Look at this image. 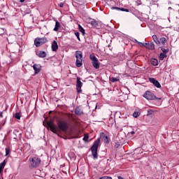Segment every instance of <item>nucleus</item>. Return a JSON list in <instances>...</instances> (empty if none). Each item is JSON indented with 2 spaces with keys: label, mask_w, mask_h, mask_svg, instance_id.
I'll return each mask as SVG.
<instances>
[{
  "label": "nucleus",
  "mask_w": 179,
  "mask_h": 179,
  "mask_svg": "<svg viewBox=\"0 0 179 179\" xmlns=\"http://www.w3.org/2000/svg\"><path fill=\"white\" fill-rule=\"evenodd\" d=\"M47 127L54 134H57V132H58V128L57 126H55L52 121H49L47 122Z\"/></svg>",
  "instance_id": "nucleus-6"
},
{
  "label": "nucleus",
  "mask_w": 179,
  "mask_h": 179,
  "mask_svg": "<svg viewBox=\"0 0 179 179\" xmlns=\"http://www.w3.org/2000/svg\"><path fill=\"white\" fill-rule=\"evenodd\" d=\"M169 9H171V7H169Z\"/></svg>",
  "instance_id": "nucleus-44"
},
{
  "label": "nucleus",
  "mask_w": 179,
  "mask_h": 179,
  "mask_svg": "<svg viewBox=\"0 0 179 179\" xmlns=\"http://www.w3.org/2000/svg\"><path fill=\"white\" fill-rule=\"evenodd\" d=\"M82 86H83V83L80 81V78H77L76 82V90L78 93H82Z\"/></svg>",
  "instance_id": "nucleus-9"
},
{
  "label": "nucleus",
  "mask_w": 179,
  "mask_h": 179,
  "mask_svg": "<svg viewBox=\"0 0 179 179\" xmlns=\"http://www.w3.org/2000/svg\"><path fill=\"white\" fill-rule=\"evenodd\" d=\"M151 64L154 66H157V65H159V61H157V59H152Z\"/></svg>",
  "instance_id": "nucleus-16"
},
{
  "label": "nucleus",
  "mask_w": 179,
  "mask_h": 179,
  "mask_svg": "<svg viewBox=\"0 0 179 179\" xmlns=\"http://www.w3.org/2000/svg\"><path fill=\"white\" fill-rule=\"evenodd\" d=\"M111 9L113 10L115 9L116 10H121V8L118 7H112Z\"/></svg>",
  "instance_id": "nucleus-33"
},
{
  "label": "nucleus",
  "mask_w": 179,
  "mask_h": 179,
  "mask_svg": "<svg viewBox=\"0 0 179 179\" xmlns=\"http://www.w3.org/2000/svg\"><path fill=\"white\" fill-rule=\"evenodd\" d=\"M30 165L29 168L30 169H37L41 164V159L37 157L30 158Z\"/></svg>",
  "instance_id": "nucleus-1"
},
{
  "label": "nucleus",
  "mask_w": 179,
  "mask_h": 179,
  "mask_svg": "<svg viewBox=\"0 0 179 179\" xmlns=\"http://www.w3.org/2000/svg\"><path fill=\"white\" fill-rule=\"evenodd\" d=\"M47 42V39L45 38H36L34 40V44L36 47H40L42 44Z\"/></svg>",
  "instance_id": "nucleus-8"
},
{
  "label": "nucleus",
  "mask_w": 179,
  "mask_h": 179,
  "mask_svg": "<svg viewBox=\"0 0 179 179\" xmlns=\"http://www.w3.org/2000/svg\"><path fill=\"white\" fill-rule=\"evenodd\" d=\"M75 114H76V115H82V114H83V110H82L80 107H77L75 109Z\"/></svg>",
  "instance_id": "nucleus-14"
},
{
  "label": "nucleus",
  "mask_w": 179,
  "mask_h": 179,
  "mask_svg": "<svg viewBox=\"0 0 179 179\" xmlns=\"http://www.w3.org/2000/svg\"><path fill=\"white\" fill-rule=\"evenodd\" d=\"M166 57H167V56L166 55V54H164V53H161V54L159 55V59H160L161 61H163V59H164V58H166Z\"/></svg>",
  "instance_id": "nucleus-23"
},
{
  "label": "nucleus",
  "mask_w": 179,
  "mask_h": 179,
  "mask_svg": "<svg viewBox=\"0 0 179 179\" xmlns=\"http://www.w3.org/2000/svg\"><path fill=\"white\" fill-rule=\"evenodd\" d=\"M57 125L58 128L63 132H65L68 129V124L65 122H57Z\"/></svg>",
  "instance_id": "nucleus-7"
},
{
  "label": "nucleus",
  "mask_w": 179,
  "mask_h": 179,
  "mask_svg": "<svg viewBox=\"0 0 179 179\" xmlns=\"http://www.w3.org/2000/svg\"><path fill=\"white\" fill-rule=\"evenodd\" d=\"M138 44L140 45V47H143L145 45V43H141V42H138Z\"/></svg>",
  "instance_id": "nucleus-35"
},
{
  "label": "nucleus",
  "mask_w": 179,
  "mask_h": 179,
  "mask_svg": "<svg viewBox=\"0 0 179 179\" xmlns=\"http://www.w3.org/2000/svg\"><path fill=\"white\" fill-rule=\"evenodd\" d=\"M134 134H135V131H131V135H134Z\"/></svg>",
  "instance_id": "nucleus-40"
},
{
  "label": "nucleus",
  "mask_w": 179,
  "mask_h": 179,
  "mask_svg": "<svg viewBox=\"0 0 179 179\" xmlns=\"http://www.w3.org/2000/svg\"><path fill=\"white\" fill-rule=\"evenodd\" d=\"M75 34H76V36L77 37V38H78V40H80V38H79V36H80L79 32H76Z\"/></svg>",
  "instance_id": "nucleus-34"
},
{
  "label": "nucleus",
  "mask_w": 179,
  "mask_h": 179,
  "mask_svg": "<svg viewBox=\"0 0 179 179\" xmlns=\"http://www.w3.org/2000/svg\"><path fill=\"white\" fill-rule=\"evenodd\" d=\"M134 41L135 43H137V44H139V41H138V40L135 39Z\"/></svg>",
  "instance_id": "nucleus-39"
},
{
  "label": "nucleus",
  "mask_w": 179,
  "mask_h": 179,
  "mask_svg": "<svg viewBox=\"0 0 179 179\" xmlns=\"http://www.w3.org/2000/svg\"><path fill=\"white\" fill-rule=\"evenodd\" d=\"M159 43H162V44L165 45L166 43H167V39H166V38H164V37H162L160 38Z\"/></svg>",
  "instance_id": "nucleus-19"
},
{
  "label": "nucleus",
  "mask_w": 179,
  "mask_h": 179,
  "mask_svg": "<svg viewBox=\"0 0 179 179\" xmlns=\"http://www.w3.org/2000/svg\"><path fill=\"white\" fill-rule=\"evenodd\" d=\"M90 24L93 26V27H97V25L99 24L97 23V21H96V20H92Z\"/></svg>",
  "instance_id": "nucleus-17"
},
{
  "label": "nucleus",
  "mask_w": 179,
  "mask_h": 179,
  "mask_svg": "<svg viewBox=\"0 0 179 179\" xmlns=\"http://www.w3.org/2000/svg\"><path fill=\"white\" fill-rule=\"evenodd\" d=\"M58 50V43L54 41L52 43V51H57Z\"/></svg>",
  "instance_id": "nucleus-13"
},
{
  "label": "nucleus",
  "mask_w": 179,
  "mask_h": 179,
  "mask_svg": "<svg viewBox=\"0 0 179 179\" xmlns=\"http://www.w3.org/2000/svg\"><path fill=\"white\" fill-rule=\"evenodd\" d=\"M33 69L35 71V75H37L41 71V66L40 64H34Z\"/></svg>",
  "instance_id": "nucleus-11"
},
{
  "label": "nucleus",
  "mask_w": 179,
  "mask_h": 179,
  "mask_svg": "<svg viewBox=\"0 0 179 179\" xmlns=\"http://www.w3.org/2000/svg\"><path fill=\"white\" fill-rule=\"evenodd\" d=\"M162 51L164 52V54H166L169 52V49L162 48Z\"/></svg>",
  "instance_id": "nucleus-30"
},
{
  "label": "nucleus",
  "mask_w": 179,
  "mask_h": 179,
  "mask_svg": "<svg viewBox=\"0 0 179 179\" xmlns=\"http://www.w3.org/2000/svg\"><path fill=\"white\" fill-rule=\"evenodd\" d=\"M118 80H120L118 78H114V77L110 78V81H112L113 83L118 82Z\"/></svg>",
  "instance_id": "nucleus-27"
},
{
  "label": "nucleus",
  "mask_w": 179,
  "mask_h": 179,
  "mask_svg": "<svg viewBox=\"0 0 179 179\" xmlns=\"http://www.w3.org/2000/svg\"><path fill=\"white\" fill-rule=\"evenodd\" d=\"M59 6H60V8H64V3H60Z\"/></svg>",
  "instance_id": "nucleus-37"
},
{
  "label": "nucleus",
  "mask_w": 179,
  "mask_h": 179,
  "mask_svg": "<svg viewBox=\"0 0 179 179\" xmlns=\"http://www.w3.org/2000/svg\"><path fill=\"white\" fill-rule=\"evenodd\" d=\"M99 179H113V178H111L110 176H103V177L100 178Z\"/></svg>",
  "instance_id": "nucleus-31"
},
{
  "label": "nucleus",
  "mask_w": 179,
  "mask_h": 179,
  "mask_svg": "<svg viewBox=\"0 0 179 179\" xmlns=\"http://www.w3.org/2000/svg\"><path fill=\"white\" fill-rule=\"evenodd\" d=\"M10 153V150L8 148H6V156H8Z\"/></svg>",
  "instance_id": "nucleus-28"
},
{
  "label": "nucleus",
  "mask_w": 179,
  "mask_h": 179,
  "mask_svg": "<svg viewBox=\"0 0 179 179\" xmlns=\"http://www.w3.org/2000/svg\"><path fill=\"white\" fill-rule=\"evenodd\" d=\"M153 113H155V111H153V110H148V115H152L153 114Z\"/></svg>",
  "instance_id": "nucleus-29"
},
{
  "label": "nucleus",
  "mask_w": 179,
  "mask_h": 179,
  "mask_svg": "<svg viewBox=\"0 0 179 179\" xmlns=\"http://www.w3.org/2000/svg\"><path fill=\"white\" fill-rule=\"evenodd\" d=\"M36 55H38L39 58H45L47 57V53L44 51H38L36 52Z\"/></svg>",
  "instance_id": "nucleus-12"
},
{
  "label": "nucleus",
  "mask_w": 179,
  "mask_h": 179,
  "mask_svg": "<svg viewBox=\"0 0 179 179\" xmlns=\"http://www.w3.org/2000/svg\"><path fill=\"white\" fill-rule=\"evenodd\" d=\"M25 0H20V2L23 3Z\"/></svg>",
  "instance_id": "nucleus-43"
},
{
  "label": "nucleus",
  "mask_w": 179,
  "mask_h": 179,
  "mask_svg": "<svg viewBox=\"0 0 179 179\" xmlns=\"http://www.w3.org/2000/svg\"><path fill=\"white\" fill-rule=\"evenodd\" d=\"M76 64L78 68H80L82 66V52L80 51H76Z\"/></svg>",
  "instance_id": "nucleus-4"
},
{
  "label": "nucleus",
  "mask_w": 179,
  "mask_h": 179,
  "mask_svg": "<svg viewBox=\"0 0 179 179\" xmlns=\"http://www.w3.org/2000/svg\"><path fill=\"white\" fill-rule=\"evenodd\" d=\"M0 118H2V112H0Z\"/></svg>",
  "instance_id": "nucleus-41"
},
{
  "label": "nucleus",
  "mask_w": 179,
  "mask_h": 179,
  "mask_svg": "<svg viewBox=\"0 0 179 179\" xmlns=\"http://www.w3.org/2000/svg\"><path fill=\"white\" fill-rule=\"evenodd\" d=\"M103 141L105 143H110V138L107 136H103Z\"/></svg>",
  "instance_id": "nucleus-22"
},
{
  "label": "nucleus",
  "mask_w": 179,
  "mask_h": 179,
  "mask_svg": "<svg viewBox=\"0 0 179 179\" xmlns=\"http://www.w3.org/2000/svg\"><path fill=\"white\" fill-rule=\"evenodd\" d=\"M99 145H100V138H98L91 148L92 156L94 159H97V149H99Z\"/></svg>",
  "instance_id": "nucleus-2"
},
{
  "label": "nucleus",
  "mask_w": 179,
  "mask_h": 179,
  "mask_svg": "<svg viewBox=\"0 0 179 179\" xmlns=\"http://www.w3.org/2000/svg\"><path fill=\"white\" fill-rule=\"evenodd\" d=\"M87 139H89V136H85L83 138V141H87Z\"/></svg>",
  "instance_id": "nucleus-36"
},
{
  "label": "nucleus",
  "mask_w": 179,
  "mask_h": 179,
  "mask_svg": "<svg viewBox=\"0 0 179 179\" xmlns=\"http://www.w3.org/2000/svg\"><path fill=\"white\" fill-rule=\"evenodd\" d=\"M149 47L150 50H155V44L153 43H149Z\"/></svg>",
  "instance_id": "nucleus-25"
},
{
  "label": "nucleus",
  "mask_w": 179,
  "mask_h": 179,
  "mask_svg": "<svg viewBox=\"0 0 179 179\" xmlns=\"http://www.w3.org/2000/svg\"><path fill=\"white\" fill-rule=\"evenodd\" d=\"M59 27H61V24L58 21H56L54 31H58Z\"/></svg>",
  "instance_id": "nucleus-15"
},
{
  "label": "nucleus",
  "mask_w": 179,
  "mask_h": 179,
  "mask_svg": "<svg viewBox=\"0 0 179 179\" xmlns=\"http://www.w3.org/2000/svg\"><path fill=\"white\" fill-rule=\"evenodd\" d=\"M143 97L147 100H162V98L156 97L153 93L150 92V91L145 92L143 94Z\"/></svg>",
  "instance_id": "nucleus-3"
},
{
  "label": "nucleus",
  "mask_w": 179,
  "mask_h": 179,
  "mask_svg": "<svg viewBox=\"0 0 179 179\" xmlns=\"http://www.w3.org/2000/svg\"><path fill=\"white\" fill-rule=\"evenodd\" d=\"M152 38H153L155 43H156V44H160V41H159V39H157V36L156 35H153Z\"/></svg>",
  "instance_id": "nucleus-18"
},
{
  "label": "nucleus",
  "mask_w": 179,
  "mask_h": 179,
  "mask_svg": "<svg viewBox=\"0 0 179 179\" xmlns=\"http://www.w3.org/2000/svg\"><path fill=\"white\" fill-rule=\"evenodd\" d=\"M121 10H122V12H129V10H128L127 8H121Z\"/></svg>",
  "instance_id": "nucleus-32"
},
{
  "label": "nucleus",
  "mask_w": 179,
  "mask_h": 179,
  "mask_svg": "<svg viewBox=\"0 0 179 179\" xmlns=\"http://www.w3.org/2000/svg\"><path fill=\"white\" fill-rule=\"evenodd\" d=\"M90 59L92 61V65L95 69H99L100 68V63L99 62V59H96L94 55H90Z\"/></svg>",
  "instance_id": "nucleus-5"
},
{
  "label": "nucleus",
  "mask_w": 179,
  "mask_h": 179,
  "mask_svg": "<svg viewBox=\"0 0 179 179\" xmlns=\"http://www.w3.org/2000/svg\"><path fill=\"white\" fill-rule=\"evenodd\" d=\"M15 118H16L17 120H20V118L22 117V115H20V113H16L14 115Z\"/></svg>",
  "instance_id": "nucleus-24"
},
{
  "label": "nucleus",
  "mask_w": 179,
  "mask_h": 179,
  "mask_svg": "<svg viewBox=\"0 0 179 179\" xmlns=\"http://www.w3.org/2000/svg\"><path fill=\"white\" fill-rule=\"evenodd\" d=\"M139 115H141V113H139V112H134L133 113V117H134V118H138Z\"/></svg>",
  "instance_id": "nucleus-26"
},
{
  "label": "nucleus",
  "mask_w": 179,
  "mask_h": 179,
  "mask_svg": "<svg viewBox=\"0 0 179 179\" xmlns=\"http://www.w3.org/2000/svg\"><path fill=\"white\" fill-rule=\"evenodd\" d=\"M3 171V169H0V174L2 173Z\"/></svg>",
  "instance_id": "nucleus-42"
},
{
  "label": "nucleus",
  "mask_w": 179,
  "mask_h": 179,
  "mask_svg": "<svg viewBox=\"0 0 179 179\" xmlns=\"http://www.w3.org/2000/svg\"><path fill=\"white\" fill-rule=\"evenodd\" d=\"M6 164V160H4L2 163L0 164V169L3 170Z\"/></svg>",
  "instance_id": "nucleus-21"
},
{
  "label": "nucleus",
  "mask_w": 179,
  "mask_h": 179,
  "mask_svg": "<svg viewBox=\"0 0 179 179\" xmlns=\"http://www.w3.org/2000/svg\"><path fill=\"white\" fill-rule=\"evenodd\" d=\"M150 43H144V47H146L148 48V45H149Z\"/></svg>",
  "instance_id": "nucleus-38"
},
{
  "label": "nucleus",
  "mask_w": 179,
  "mask_h": 179,
  "mask_svg": "<svg viewBox=\"0 0 179 179\" xmlns=\"http://www.w3.org/2000/svg\"><path fill=\"white\" fill-rule=\"evenodd\" d=\"M149 80L151 83H153V85L158 88L162 87V85H160V83H159V81H157V80L153 78H150Z\"/></svg>",
  "instance_id": "nucleus-10"
},
{
  "label": "nucleus",
  "mask_w": 179,
  "mask_h": 179,
  "mask_svg": "<svg viewBox=\"0 0 179 179\" xmlns=\"http://www.w3.org/2000/svg\"><path fill=\"white\" fill-rule=\"evenodd\" d=\"M78 29H79V31H80V33H82V34L85 36V29H83V27H82L80 24L78 25Z\"/></svg>",
  "instance_id": "nucleus-20"
}]
</instances>
